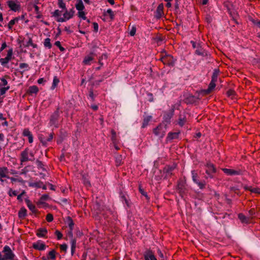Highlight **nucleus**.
I'll return each mask as SVG.
<instances>
[{"instance_id": "obj_13", "label": "nucleus", "mask_w": 260, "mask_h": 260, "mask_svg": "<svg viewBox=\"0 0 260 260\" xmlns=\"http://www.w3.org/2000/svg\"><path fill=\"white\" fill-rule=\"evenodd\" d=\"M8 173V170L7 167H0V180L1 181H3V178H9V177L7 176Z\"/></svg>"}, {"instance_id": "obj_16", "label": "nucleus", "mask_w": 260, "mask_h": 260, "mask_svg": "<svg viewBox=\"0 0 260 260\" xmlns=\"http://www.w3.org/2000/svg\"><path fill=\"white\" fill-rule=\"evenodd\" d=\"M93 60V53H91L89 55L86 56L83 60V63L85 65H90L91 62Z\"/></svg>"}, {"instance_id": "obj_4", "label": "nucleus", "mask_w": 260, "mask_h": 260, "mask_svg": "<svg viewBox=\"0 0 260 260\" xmlns=\"http://www.w3.org/2000/svg\"><path fill=\"white\" fill-rule=\"evenodd\" d=\"M191 177L193 182L197 184L200 189H203L205 187V182H201L198 180V175L196 171H191Z\"/></svg>"}, {"instance_id": "obj_49", "label": "nucleus", "mask_w": 260, "mask_h": 260, "mask_svg": "<svg viewBox=\"0 0 260 260\" xmlns=\"http://www.w3.org/2000/svg\"><path fill=\"white\" fill-rule=\"evenodd\" d=\"M60 248L61 251L66 252L68 248V246L66 244H63L60 246Z\"/></svg>"}, {"instance_id": "obj_44", "label": "nucleus", "mask_w": 260, "mask_h": 260, "mask_svg": "<svg viewBox=\"0 0 260 260\" xmlns=\"http://www.w3.org/2000/svg\"><path fill=\"white\" fill-rule=\"evenodd\" d=\"M46 220L48 221V222H51L53 221V215L52 214H50V213H49L46 216Z\"/></svg>"}, {"instance_id": "obj_28", "label": "nucleus", "mask_w": 260, "mask_h": 260, "mask_svg": "<svg viewBox=\"0 0 260 260\" xmlns=\"http://www.w3.org/2000/svg\"><path fill=\"white\" fill-rule=\"evenodd\" d=\"M19 68L22 71H21L22 73L24 72L25 71H28L29 70V66L26 63H20L19 64Z\"/></svg>"}, {"instance_id": "obj_43", "label": "nucleus", "mask_w": 260, "mask_h": 260, "mask_svg": "<svg viewBox=\"0 0 260 260\" xmlns=\"http://www.w3.org/2000/svg\"><path fill=\"white\" fill-rule=\"evenodd\" d=\"M238 217L240 219V220L242 222H247V218L246 217L243 215V214H239L238 215Z\"/></svg>"}, {"instance_id": "obj_30", "label": "nucleus", "mask_w": 260, "mask_h": 260, "mask_svg": "<svg viewBox=\"0 0 260 260\" xmlns=\"http://www.w3.org/2000/svg\"><path fill=\"white\" fill-rule=\"evenodd\" d=\"M59 82V79L56 76H54L53 80V83L51 87L52 90L54 89L56 86H57L58 83Z\"/></svg>"}, {"instance_id": "obj_60", "label": "nucleus", "mask_w": 260, "mask_h": 260, "mask_svg": "<svg viewBox=\"0 0 260 260\" xmlns=\"http://www.w3.org/2000/svg\"><path fill=\"white\" fill-rule=\"evenodd\" d=\"M91 108L93 110L96 111L98 109V106H96L95 105H91Z\"/></svg>"}, {"instance_id": "obj_35", "label": "nucleus", "mask_w": 260, "mask_h": 260, "mask_svg": "<svg viewBox=\"0 0 260 260\" xmlns=\"http://www.w3.org/2000/svg\"><path fill=\"white\" fill-rule=\"evenodd\" d=\"M76 246V241L74 239L71 240V253L73 255L75 252Z\"/></svg>"}, {"instance_id": "obj_45", "label": "nucleus", "mask_w": 260, "mask_h": 260, "mask_svg": "<svg viewBox=\"0 0 260 260\" xmlns=\"http://www.w3.org/2000/svg\"><path fill=\"white\" fill-rule=\"evenodd\" d=\"M136 27L135 26H133L130 31H129V35L131 36H134L136 34Z\"/></svg>"}, {"instance_id": "obj_25", "label": "nucleus", "mask_w": 260, "mask_h": 260, "mask_svg": "<svg viewBox=\"0 0 260 260\" xmlns=\"http://www.w3.org/2000/svg\"><path fill=\"white\" fill-rule=\"evenodd\" d=\"M186 117L184 115H180L178 121V124L180 126H183L184 125L185 123L186 122Z\"/></svg>"}, {"instance_id": "obj_7", "label": "nucleus", "mask_w": 260, "mask_h": 260, "mask_svg": "<svg viewBox=\"0 0 260 260\" xmlns=\"http://www.w3.org/2000/svg\"><path fill=\"white\" fill-rule=\"evenodd\" d=\"M206 173L210 178H213V174L216 172V169L214 166L211 163H208L206 165Z\"/></svg>"}, {"instance_id": "obj_54", "label": "nucleus", "mask_w": 260, "mask_h": 260, "mask_svg": "<svg viewBox=\"0 0 260 260\" xmlns=\"http://www.w3.org/2000/svg\"><path fill=\"white\" fill-rule=\"evenodd\" d=\"M5 136L2 133H0V143L4 141Z\"/></svg>"}, {"instance_id": "obj_22", "label": "nucleus", "mask_w": 260, "mask_h": 260, "mask_svg": "<svg viewBox=\"0 0 260 260\" xmlns=\"http://www.w3.org/2000/svg\"><path fill=\"white\" fill-rule=\"evenodd\" d=\"M25 202L26 203L27 206L28 208V209L32 213H36L37 210H36L35 206L34 205H33L28 199L25 200Z\"/></svg>"}, {"instance_id": "obj_14", "label": "nucleus", "mask_w": 260, "mask_h": 260, "mask_svg": "<svg viewBox=\"0 0 260 260\" xmlns=\"http://www.w3.org/2000/svg\"><path fill=\"white\" fill-rule=\"evenodd\" d=\"M174 110L172 109L170 112L165 113L164 115L163 119L164 120L168 123L170 122V120L174 115Z\"/></svg>"}, {"instance_id": "obj_12", "label": "nucleus", "mask_w": 260, "mask_h": 260, "mask_svg": "<svg viewBox=\"0 0 260 260\" xmlns=\"http://www.w3.org/2000/svg\"><path fill=\"white\" fill-rule=\"evenodd\" d=\"M222 170L225 174L230 176H235L240 174V171L234 169L223 168Z\"/></svg>"}, {"instance_id": "obj_27", "label": "nucleus", "mask_w": 260, "mask_h": 260, "mask_svg": "<svg viewBox=\"0 0 260 260\" xmlns=\"http://www.w3.org/2000/svg\"><path fill=\"white\" fill-rule=\"evenodd\" d=\"M179 134V132L169 133L168 134L167 138L169 140H173L174 139H176L178 137Z\"/></svg>"}, {"instance_id": "obj_59", "label": "nucleus", "mask_w": 260, "mask_h": 260, "mask_svg": "<svg viewBox=\"0 0 260 260\" xmlns=\"http://www.w3.org/2000/svg\"><path fill=\"white\" fill-rule=\"evenodd\" d=\"M25 15H26L25 14H23V15H22L20 16L16 17V18H19V21L20 20H23V19H24Z\"/></svg>"}, {"instance_id": "obj_34", "label": "nucleus", "mask_w": 260, "mask_h": 260, "mask_svg": "<svg viewBox=\"0 0 260 260\" xmlns=\"http://www.w3.org/2000/svg\"><path fill=\"white\" fill-rule=\"evenodd\" d=\"M39 91V89L37 86H31L29 88V91L30 93L36 94Z\"/></svg>"}, {"instance_id": "obj_15", "label": "nucleus", "mask_w": 260, "mask_h": 260, "mask_svg": "<svg viewBox=\"0 0 260 260\" xmlns=\"http://www.w3.org/2000/svg\"><path fill=\"white\" fill-rule=\"evenodd\" d=\"M245 190L250 191L252 193L260 194V188L258 187H252L251 186L245 185L243 186Z\"/></svg>"}, {"instance_id": "obj_10", "label": "nucleus", "mask_w": 260, "mask_h": 260, "mask_svg": "<svg viewBox=\"0 0 260 260\" xmlns=\"http://www.w3.org/2000/svg\"><path fill=\"white\" fill-rule=\"evenodd\" d=\"M145 260H157L154 253L150 250H147L144 253Z\"/></svg>"}, {"instance_id": "obj_41", "label": "nucleus", "mask_w": 260, "mask_h": 260, "mask_svg": "<svg viewBox=\"0 0 260 260\" xmlns=\"http://www.w3.org/2000/svg\"><path fill=\"white\" fill-rule=\"evenodd\" d=\"M49 197L48 194H43L41 196L39 203L40 204H44V202L47 201L49 199Z\"/></svg>"}, {"instance_id": "obj_42", "label": "nucleus", "mask_w": 260, "mask_h": 260, "mask_svg": "<svg viewBox=\"0 0 260 260\" xmlns=\"http://www.w3.org/2000/svg\"><path fill=\"white\" fill-rule=\"evenodd\" d=\"M42 182H34L29 184V186L31 187H35L37 188H41L42 187Z\"/></svg>"}, {"instance_id": "obj_17", "label": "nucleus", "mask_w": 260, "mask_h": 260, "mask_svg": "<svg viewBox=\"0 0 260 260\" xmlns=\"http://www.w3.org/2000/svg\"><path fill=\"white\" fill-rule=\"evenodd\" d=\"M23 135L25 137H27L28 139L29 143L33 142V136L31 132L28 129H24L23 131Z\"/></svg>"}, {"instance_id": "obj_1", "label": "nucleus", "mask_w": 260, "mask_h": 260, "mask_svg": "<svg viewBox=\"0 0 260 260\" xmlns=\"http://www.w3.org/2000/svg\"><path fill=\"white\" fill-rule=\"evenodd\" d=\"M75 13L74 9L68 10L60 11L55 10L52 13V16L56 18V20L59 22H66L73 18Z\"/></svg>"}, {"instance_id": "obj_8", "label": "nucleus", "mask_w": 260, "mask_h": 260, "mask_svg": "<svg viewBox=\"0 0 260 260\" xmlns=\"http://www.w3.org/2000/svg\"><path fill=\"white\" fill-rule=\"evenodd\" d=\"M32 247L35 249L42 251L45 249L46 245L43 242L39 240L32 244Z\"/></svg>"}, {"instance_id": "obj_53", "label": "nucleus", "mask_w": 260, "mask_h": 260, "mask_svg": "<svg viewBox=\"0 0 260 260\" xmlns=\"http://www.w3.org/2000/svg\"><path fill=\"white\" fill-rule=\"evenodd\" d=\"M89 96L92 101L94 100V93L92 90L90 91Z\"/></svg>"}, {"instance_id": "obj_33", "label": "nucleus", "mask_w": 260, "mask_h": 260, "mask_svg": "<svg viewBox=\"0 0 260 260\" xmlns=\"http://www.w3.org/2000/svg\"><path fill=\"white\" fill-rule=\"evenodd\" d=\"M56 252L54 250H52L48 253V258L51 260H55L56 259Z\"/></svg>"}, {"instance_id": "obj_36", "label": "nucleus", "mask_w": 260, "mask_h": 260, "mask_svg": "<svg viewBox=\"0 0 260 260\" xmlns=\"http://www.w3.org/2000/svg\"><path fill=\"white\" fill-rule=\"evenodd\" d=\"M8 84V82L5 77L0 78V86L6 87Z\"/></svg>"}, {"instance_id": "obj_47", "label": "nucleus", "mask_w": 260, "mask_h": 260, "mask_svg": "<svg viewBox=\"0 0 260 260\" xmlns=\"http://www.w3.org/2000/svg\"><path fill=\"white\" fill-rule=\"evenodd\" d=\"M55 234L57 236L58 240H60L62 238V234L59 231L56 230L55 232Z\"/></svg>"}, {"instance_id": "obj_11", "label": "nucleus", "mask_w": 260, "mask_h": 260, "mask_svg": "<svg viewBox=\"0 0 260 260\" xmlns=\"http://www.w3.org/2000/svg\"><path fill=\"white\" fill-rule=\"evenodd\" d=\"M153 133L156 136L163 137L165 135V132L162 126L159 125L153 129Z\"/></svg>"}, {"instance_id": "obj_52", "label": "nucleus", "mask_w": 260, "mask_h": 260, "mask_svg": "<svg viewBox=\"0 0 260 260\" xmlns=\"http://www.w3.org/2000/svg\"><path fill=\"white\" fill-rule=\"evenodd\" d=\"M7 47V44L6 42H4L2 43L1 47L0 48V52H2L4 49H5Z\"/></svg>"}, {"instance_id": "obj_32", "label": "nucleus", "mask_w": 260, "mask_h": 260, "mask_svg": "<svg viewBox=\"0 0 260 260\" xmlns=\"http://www.w3.org/2000/svg\"><path fill=\"white\" fill-rule=\"evenodd\" d=\"M57 1L58 6L60 9L62 10L67 9L66 3L63 1V0H57Z\"/></svg>"}, {"instance_id": "obj_56", "label": "nucleus", "mask_w": 260, "mask_h": 260, "mask_svg": "<svg viewBox=\"0 0 260 260\" xmlns=\"http://www.w3.org/2000/svg\"><path fill=\"white\" fill-rule=\"evenodd\" d=\"M54 45L59 48L60 46H61L60 42L59 41H56L54 43Z\"/></svg>"}, {"instance_id": "obj_62", "label": "nucleus", "mask_w": 260, "mask_h": 260, "mask_svg": "<svg viewBox=\"0 0 260 260\" xmlns=\"http://www.w3.org/2000/svg\"><path fill=\"white\" fill-rule=\"evenodd\" d=\"M49 188L52 190H55V188L53 185L52 184H49Z\"/></svg>"}, {"instance_id": "obj_23", "label": "nucleus", "mask_w": 260, "mask_h": 260, "mask_svg": "<svg viewBox=\"0 0 260 260\" xmlns=\"http://www.w3.org/2000/svg\"><path fill=\"white\" fill-rule=\"evenodd\" d=\"M196 53L198 55L203 56H207L208 55L207 52L201 47L197 48L196 50Z\"/></svg>"}, {"instance_id": "obj_57", "label": "nucleus", "mask_w": 260, "mask_h": 260, "mask_svg": "<svg viewBox=\"0 0 260 260\" xmlns=\"http://www.w3.org/2000/svg\"><path fill=\"white\" fill-rule=\"evenodd\" d=\"M44 82V78H39L38 80V83L40 84L43 83Z\"/></svg>"}, {"instance_id": "obj_9", "label": "nucleus", "mask_w": 260, "mask_h": 260, "mask_svg": "<svg viewBox=\"0 0 260 260\" xmlns=\"http://www.w3.org/2000/svg\"><path fill=\"white\" fill-rule=\"evenodd\" d=\"M28 153V149L27 148H26L24 150L21 152L20 157V162L21 165H22L24 162L29 160Z\"/></svg>"}, {"instance_id": "obj_38", "label": "nucleus", "mask_w": 260, "mask_h": 260, "mask_svg": "<svg viewBox=\"0 0 260 260\" xmlns=\"http://www.w3.org/2000/svg\"><path fill=\"white\" fill-rule=\"evenodd\" d=\"M105 15H108L111 18V19H113L114 17V14L113 11L111 9H109L107 10L105 14Z\"/></svg>"}, {"instance_id": "obj_29", "label": "nucleus", "mask_w": 260, "mask_h": 260, "mask_svg": "<svg viewBox=\"0 0 260 260\" xmlns=\"http://www.w3.org/2000/svg\"><path fill=\"white\" fill-rule=\"evenodd\" d=\"M50 39L49 38H47L44 40V46L45 47L47 48L48 49H51L52 47V44L50 42Z\"/></svg>"}, {"instance_id": "obj_2", "label": "nucleus", "mask_w": 260, "mask_h": 260, "mask_svg": "<svg viewBox=\"0 0 260 260\" xmlns=\"http://www.w3.org/2000/svg\"><path fill=\"white\" fill-rule=\"evenodd\" d=\"M2 252L4 253L3 255L0 251V260H14L15 257V254L8 245L4 247Z\"/></svg>"}, {"instance_id": "obj_55", "label": "nucleus", "mask_w": 260, "mask_h": 260, "mask_svg": "<svg viewBox=\"0 0 260 260\" xmlns=\"http://www.w3.org/2000/svg\"><path fill=\"white\" fill-rule=\"evenodd\" d=\"M4 18L2 13L0 12V26H2V25L1 23L3 21Z\"/></svg>"}, {"instance_id": "obj_3", "label": "nucleus", "mask_w": 260, "mask_h": 260, "mask_svg": "<svg viewBox=\"0 0 260 260\" xmlns=\"http://www.w3.org/2000/svg\"><path fill=\"white\" fill-rule=\"evenodd\" d=\"M75 7L78 11V16L83 20H86L87 22L89 23L90 21L89 19H87L86 13L84 11L85 7L82 0H79L78 1L75 5Z\"/></svg>"}, {"instance_id": "obj_18", "label": "nucleus", "mask_w": 260, "mask_h": 260, "mask_svg": "<svg viewBox=\"0 0 260 260\" xmlns=\"http://www.w3.org/2000/svg\"><path fill=\"white\" fill-rule=\"evenodd\" d=\"M47 234V229L45 228H43L39 229L37 231L36 235L38 237L41 238L45 237Z\"/></svg>"}, {"instance_id": "obj_61", "label": "nucleus", "mask_w": 260, "mask_h": 260, "mask_svg": "<svg viewBox=\"0 0 260 260\" xmlns=\"http://www.w3.org/2000/svg\"><path fill=\"white\" fill-rule=\"evenodd\" d=\"M84 183L87 186H90V182L88 180H85L84 181Z\"/></svg>"}, {"instance_id": "obj_31", "label": "nucleus", "mask_w": 260, "mask_h": 260, "mask_svg": "<svg viewBox=\"0 0 260 260\" xmlns=\"http://www.w3.org/2000/svg\"><path fill=\"white\" fill-rule=\"evenodd\" d=\"M216 81L211 80L209 85L208 89L207 90V92L209 93L211 90H212L216 86Z\"/></svg>"}, {"instance_id": "obj_6", "label": "nucleus", "mask_w": 260, "mask_h": 260, "mask_svg": "<svg viewBox=\"0 0 260 260\" xmlns=\"http://www.w3.org/2000/svg\"><path fill=\"white\" fill-rule=\"evenodd\" d=\"M13 55V49L10 48L7 52V56L5 58H0V63L5 66L12 59Z\"/></svg>"}, {"instance_id": "obj_19", "label": "nucleus", "mask_w": 260, "mask_h": 260, "mask_svg": "<svg viewBox=\"0 0 260 260\" xmlns=\"http://www.w3.org/2000/svg\"><path fill=\"white\" fill-rule=\"evenodd\" d=\"M19 21V18H14L13 19H11L9 23H8L7 26L8 28V29L9 30H12L13 26L14 24L18 23Z\"/></svg>"}, {"instance_id": "obj_39", "label": "nucleus", "mask_w": 260, "mask_h": 260, "mask_svg": "<svg viewBox=\"0 0 260 260\" xmlns=\"http://www.w3.org/2000/svg\"><path fill=\"white\" fill-rule=\"evenodd\" d=\"M219 71L218 70H215L212 76V80L214 81H217Z\"/></svg>"}, {"instance_id": "obj_40", "label": "nucleus", "mask_w": 260, "mask_h": 260, "mask_svg": "<svg viewBox=\"0 0 260 260\" xmlns=\"http://www.w3.org/2000/svg\"><path fill=\"white\" fill-rule=\"evenodd\" d=\"M10 89L9 86H7L6 87H2L0 88V95H4L7 90Z\"/></svg>"}, {"instance_id": "obj_51", "label": "nucleus", "mask_w": 260, "mask_h": 260, "mask_svg": "<svg viewBox=\"0 0 260 260\" xmlns=\"http://www.w3.org/2000/svg\"><path fill=\"white\" fill-rule=\"evenodd\" d=\"M107 58V56L106 54H103L101 56V57L99 59V63L101 65V66H103V63H102L101 62V59H103V58Z\"/></svg>"}, {"instance_id": "obj_37", "label": "nucleus", "mask_w": 260, "mask_h": 260, "mask_svg": "<svg viewBox=\"0 0 260 260\" xmlns=\"http://www.w3.org/2000/svg\"><path fill=\"white\" fill-rule=\"evenodd\" d=\"M26 47L31 46L34 48H36L37 47V45L36 44H34L32 42V40L31 38H29L28 42L26 43Z\"/></svg>"}, {"instance_id": "obj_5", "label": "nucleus", "mask_w": 260, "mask_h": 260, "mask_svg": "<svg viewBox=\"0 0 260 260\" xmlns=\"http://www.w3.org/2000/svg\"><path fill=\"white\" fill-rule=\"evenodd\" d=\"M7 5L10 9L14 12L18 11L21 8L20 5L17 0H10L7 2Z\"/></svg>"}, {"instance_id": "obj_46", "label": "nucleus", "mask_w": 260, "mask_h": 260, "mask_svg": "<svg viewBox=\"0 0 260 260\" xmlns=\"http://www.w3.org/2000/svg\"><path fill=\"white\" fill-rule=\"evenodd\" d=\"M111 135H112V141L113 142H114L115 140H116V133L115 132V131L113 129L111 130Z\"/></svg>"}, {"instance_id": "obj_50", "label": "nucleus", "mask_w": 260, "mask_h": 260, "mask_svg": "<svg viewBox=\"0 0 260 260\" xmlns=\"http://www.w3.org/2000/svg\"><path fill=\"white\" fill-rule=\"evenodd\" d=\"M93 26L94 31L95 32H98L99 30V25L96 22H93Z\"/></svg>"}, {"instance_id": "obj_58", "label": "nucleus", "mask_w": 260, "mask_h": 260, "mask_svg": "<svg viewBox=\"0 0 260 260\" xmlns=\"http://www.w3.org/2000/svg\"><path fill=\"white\" fill-rule=\"evenodd\" d=\"M157 252H158V254L159 256L161 258H164V254H163V253H162V252H161L159 249H158V251H157Z\"/></svg>"}, {"instance_id": "obj_63", "label": "nucleus", "mask_w": 260, "mask_h": 260, "mask_svg": "<svg viewBox=\"0 0 260 260\" xmlns=\"http://www.w3.org/2000/svg\"><path fill=\"white\" fill-rule=\"evenodd\" d=\"M53 139V134H50V135H49V138H48L47 139V141H50L52 140Z\"/></svg>"}, {"instance_id": "obj_26", "label": "nucleus", "mask_w": 260, "mask_h": 260, "mask_svg": "<svg viewBox=\"0 0 260 260\" xmlns=\"http://www.w3.org/2000/svg\"><path fill=\"white\" fill-rule=\"evenodd\" d=\"M26 212L25 208H21L18 212V217L20 218H24L26 215Z\"/></svg>"}, {"instance_id": "obj_24", "label": "nucleus", "mask_w": 260, "mask_h": 260, "mask_svg": "<svg viewBox=\"0 0 260 260\" xmlns=\"http://www.w3.org/2000/svg\"><path fill=\"white\" fill-rule=\"evenodd\" d=\"M151 119H152L151 116L149 115V116H147L145 117L144 118V120H143L142 127L145 128V127H146Z\"/></svg>"}, {"instance_id": "obj_21", "label": "nucleus", "mask_w": 260, "mask_h": 260, "mask_svg": "<svg viewBox=\"0 0 260 260\" xmlns=\"http://www.w3.org/2000/svg\"><path fill=\"white\" fill-rule=\"evenodd\" d=\"M58 114L57 113H54L51 117L50 120L49 124L50 125H54L57 127L56 121L57 120Z\"/></svg>"}, {"instance_id": "obj_48", "label": "nucleus", "mask_w": 260, "mask_h": 260, "mask_svg": "<svg viewBox=\"0 0 260 260\" xmlns=\"http://www.w3.org/2000/svg\"><path fill=\"white\" fill-rule=\"evenodd\" d=\"M9 196H16L17 194V191L16 190H13L12 189H10L9 191Z\"/></svg>"}, {"instance_id": "obj_20", "label": "nucleus", "mask_w": 260, "mask_h": 260, "mask_svg": "<svg viewBox=\"0 0 260 260\" xmlns=\"http://www.w3.org/2000/svg\"><path fill=\"white\" fill-rule=\"evenodd\" d=\"M156 14L158 17H161L164 14V4L162 3L158 5L156 9Z\"/></svg>"}, {"instance_id": "obj_64", "label": "nucleus", "mask_w": 260, "mask_h": 260, "mask_svg": "<svg viewBox=\"0 0 260 260\" xmlns=\"http://www.w3.org/2000/svg\"><path fill=\"white\" fill-rule=\"evenodd\" d=\"M171 1H168V2H167V4H166V7H168V8H170V7H171L172 4H171Z\"/></svg>"}]
</instances>
